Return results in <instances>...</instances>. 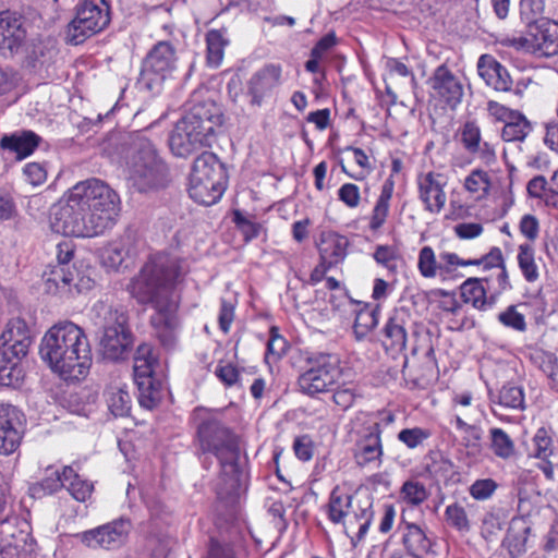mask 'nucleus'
Listing matches in <instances>:
<instances>
[{
	"mask_svg": "<svg viewBox=\"0 0 558 558\" xmlns=\"http://www.w3.org/2000/svg\"><path fill=\"white\" fill-rule=\"evenodd\" d=\"M183 274L178 258L156 255L131 282L132 296L140 304L154 308L150 326L166 350H172L178 344L181 322L178 316L180 295L177 294L175 287Z\"/></svg>",
	"mask_w": 558,
	"mask_h": 558,
	"instance_id": "1",
	"label": "nucleus"
},
{
	"mask_svg": "<svg viewBox=\"0 0 558 558\" xmlns=\"http://www.w3.org/2000/svg\"><path fill=\"white\" fill-rule=\"evenodd\" d=\"M154 372L134 375V381L138 390L141 407L151 410L156 408L163 397V385L153 376Z\"/></svg>",
	"mask_w": 558,
	"mask_h": 558,
	"instance_id": "33",
	"label": "nucleus"
},
{
	"mask_svg": "<svg viewBox=\"0 0 558 558\" xmlns=\"http://www.w3.org/2000/svg\"><path fill=\"white\" fill-rule=\"evenodd\" d=\"M26 29L20 16L10 12L0 13V53L4 58L13 57L23 47Z\"/></svg>",
	"mask_w": 558,
	"mask_h": 558,
	"instance_id": "21",
	"label": "nucleus"
},
{
	"mask_svg": "<svg viewBox=\"0 0 558 558\" xmlns=\"http://www.w3.org/2000/svg\"><path fill=\"white\" fill-rule=\"evenodd\" d=\"M39 355L50 369L65 380L85 377L92 366V348L83 328L64 320L44 335Z\"/></svg>",
	"mask_w": 558,
	"mask_h": 558,
	"instance_id": "3",
	"label": "nucleus"
},
{
	"mask_svg": "<svg viewBox=\"0 0 558 558\" xmlns=\"http://www.w3.org/2000/svg\"><path fill=\"white\" fill-rule=\"evenodd\" d=\"M497 488L498 484L493 478H481L470 486L469 493L475 500H487Z\"/></svg>",
	"mask_w": 558,
	"mask_h": 558,
	"instance_id": "56",
	"label": "nucleus"
},
{
	"mask_svg": "<svg viewBox=\"0 0 558 558\" xmlns=\"http://www.w3.org/2000/svg\"><path fill=\"white\" fill-rule=\"evenodd\" d=\"M23 174L28 183L34 186L43 184L47 180V170L43 163L28 162L23 168Z\"/></svg>",
	"mask_w": 558,
	"mask_h": 558,
	"instance_id": "60",
	"label": "nucleus"
},
{
	"mask_svg": "<svg viewBox=\"0 0 558 558\" xmlns=\"http://www.w3.org/2000/svg\"><path fill=\"white\" fill-rule=\"evenodd\" d=\"M340 359L332 353H317L308 359V368L298 378L302 393L315 397L327 392L341 377Z\"/></svg>",
	"mask_w": 558,
	"mask_h": 558,
	"instance_id": "13",
	"label": "nucleus"
},
{
	"mask_svg": "<svg viewBox=\"0 0 558 558\" xmlns=\"http://www.w3.org/2000/svg\"><path fill=\"white\" fill-rule=\"evenodd\" d=\"M25 416L10 403H0V453L9 456L17 450L23 438Z\"/></svg>",
	"mask_w": 558,
	"mask_h": 558,
	"instance_id": "16",
	"label": "nucleus"
},
{
	"mask_svg": "<svg viewBox=\"0 0 558 558\" xmlns=\"http://www.w3.org/2000/svg\"><path fill=\"white\" fill-rule=\"evenodd\" d=\"M279 83V68L267 64L255 72L247 82L246 96L252 106H262L270 97Z\"/></svg>",
	"mask_w": 558,
	"mask_h": 558,
	"instance_id": "25",
	"label": "nucleus"
},
{
	"mask_svg": "<svg viewBox=\"0 0 558 558\" xmlns=\"http://www.w3.org/2000/svg\"><path fill=\"white\" fill-rule=\"evenodd\" d=\"M45 291L50 294H68L72 288L81 289L82 278L74 267L49 265L43 274Z\"/></svg>",
	"mask_w": 558,
	"mask_h": 558,
	"instance_id": "26",
	"label": "nucleus"
},
{
	"mask_svg": "<svg viewBox=\"0 0 558 558\" xmlns=\"http://www.w3.org/2000/svg\"><path fill=\"white\" fill-rule=\"evenodd\" d=\"M456 428L461 433V446L469 458L477 459L483 450L484 430L480 425L466 423L461 414L454 416Z\"/></svg>",
	"mask_w": 558,
	"mask_h": 558,
	"instance_id": "34",
	"label": "nucleus"
},
{
	"mask_svg": "<svg viewBox=\"0 0 558 558\" xmlns=\"http://www.w3.org/2000/svg\"><path fill=\"white\" fill-rule=\"evenodd\" d=\"M372 501L369 498L357 500L353 504V496L336 486L327 504V517L333 524H341L344 533L350 535L354 524H357L356 539L351 538L352 544L356 545L368 532L373 521Z\"/></svg>",
	"mask_w": 558,
	"mask_h": 558,
	"instance_id": "11",
	"label": "nucleus"
},
{
	"mask_svg": "<svg viewBox=\"0 0 558 558\" xmlns=\"http://www.w3.org/2000/svg\"><path fill=\"white\" fill-rule=\"evenodd\" d=\"M447 178L439 172L429 171L417 177V186L420 199L425 205V209L432 214H439L447 201L445 187Z\"/></svg>",
	"mask_w": 558,
	"mask_h": 558,
	"instance_id": "19",
	"label": "nucleus"
},
{
	"mask_svg": "<svg viewBox=\"0 0 558 558\" xmlns=\"http://www.w3.org/2000/svg\"><path fill=\"white\" fill-rule=\"evenodd\" d=\"M181 47L174 41L155 43L141 65L137 85L153 94H159L163 83L173 77L178 70Z\"/></svg>",
	"mask_w": 558,
	"mask_h": 558,
	"instance_id": "10",
	"label": "nucleus"
},
{
	"mask_svg": "<svg viewBox=\"0 0 558 558\" xmlns=\"http://www.w3.org/2000/svg\"><path fill=\"white\" fill-rule=\"evenodd\" d=\"M477 71L486 84L499 92L511 89L512 80L507 69L492 56L483 54L477 61Z\"/></svg>",
	"mask_w": 558,
	"mask_h": 558,
	"instance_id": "29",
	"label": "nucleus"
},
{
	"mask_svg": "<svg viewBox=\"0 0 558 558\" xmlns=\"http://www.w3.org/2000/svg\"><path fill=\"white\" fill-rule=\"evenodd\" d=\"M233 222L235 223L236 229L243 235L245 242H248L258 236L260 226L244 216L240 210H235L233 213Z\"/></svg>",
	"mask_w": 558,
	"mask_h": 558,
	"instance_id": "55",
	"label": "nucleus"
},
{
	"mask_svg": "<svg viewBox=\"0 0 558 558\" xmlns=\"http://www.w3.org/2000/svg\"><path fill=\"white\" fill-rule=\"evenodd\" d=\"M227 183L223 163L210 151H204L193 162L189 194L196 203L210 206L217 203Z\"/></svg>",
	"mask_w": 558,
	"mask_h": 558,
	"instance_id": "9",
	"label": "nucleus"
},
{
	"mask_svg": "<svg viewBox=\"0 0 558 558\" xmlns=\"http://www.w3.org/2000/svg\"><path fill=\"white\" fill-rule=\"evenodd\" d=\"M108 409L114 416H126L131 410V396L125 386L110 385L106 392Z\"/></svg>",
	"mask_w": 558,
	"mask_h": 558,
	"instance_id": "41",
	"label": "nucleus"
},
{
	"mask_svg": "<svg viewBox=\"0 0 558 558\" xmlns=\"http://www.w3.org/2000/svg\"><path fill=\"white\" fill-rule=\"evenodd\" d=\"M40 142L39 135L27 130L4 135L0 140V147L14 153L19 159H24L34 153Z\"/></svg>",
	"mask_w": 558,
	"mask_h": 558,
	"instance_id": "32",
	"label": "nucleus"
},
{
	"mask_svg": "<svg viewBox=\"0 0 558 558\" xmlns=\"http://www.w3.org/2000/svg\"><path fill=\"white\" fill-rule=\"evenodd\" d=\"M126 145L128 181L140 193L167 186L169 169L153 142L142 131L129 135Z\"/></svg>",
	"mask_w": 558,
	"mask_h": 558,
	"instance_id": "6",
	"label": "nucleus"
},
{
	"mask_svg": "<svg viewBox=\"0 0 558 558\" xmlns=\"http://www.w3.org/2000/svg\"><path fill=\"white\" fill-rule=\"evenodd\" d=\"M445 520L449 526L459 532H469L471 529L466 510L460 502H453L446 507Z\"/></svg>",
	"mask_w": 558,
	"mask_h": 558,
	"instance_id": "47",
	"label": "nucleus"
},
{
	"mask_svg": "<svg viewBox=\"0 0 558 558\" xmlns=\"http://www.w3.org/2000/svg\"><path fill=\"white\" fill-rule=\"evenodd\" d=\"M410 315L403 308L395 310L383 329V345L392 356L401 354L408 342L407 325Z\"/></svg>",
	"mask_w": 558,
	"mask_h": 558,
	"instance_id": "22",
	"label": "nucleus"
},
{
	"mask_svg": "<svg viewBox=\"0 0 558 558\" xmlns=\"http://www.w3.org/2000/svg\"><path fill=\"white\" fill-rule=\"evenodd\" d=\"M498 322L507 328L519 332L526 330V322L523 314L517 311V306L510 305L504 312L498 314Z\"/></svg>",
	"mask_w": 558,
	"mask_h": 558,
	"instance_id": "53",
	"label": "nucleus"
},
{
	"mask_svg": "<svg viewBox=\"0 0 558 558\" xmlns=\"http://www.w3.org/2000/svg\"><path fill=\"white\" fill-rule=\"evenodd\" d=\"M484 282H488V280L469 278L460 286L463 302L472 304L474 308L480 311H486L496 303V295H492L490 293L487 295Z\"/></svg>",
	"mask_w": 558,
	"mask_h": 558,
	"instance_id": "31",
	"label": "nucleus"
},
{
	"mask_svg": "<svg viewBox=\"0 0 558 558\" xmlns=\"http://www.w3.org/2000/svg\"><path fill=\"white\" fill-rule=\"evenodd\" d=\"M530 527L526 526L522 518H513L510 522L502 546L509 551L512 558H517L525 553L526 541Z\"/></svg>",
	"mask_w": 558,
	"mask_h": 558,
	"instance_id": "38",
	"label": "nucleus"
},
{
	"mask_svg": "<svg viewBox=\"0 0 558 558\" xmlns=\"http://www.w3.org/2000/svg\"><path fill=\"white\" fill-rule=\"evenodd\" d=\"M545 3L544 0H521L520 11L521 15L525 17L530 23H534L537 16L544 12Z\"/></svg>",
	"mask_w": 558,
	"mask_h": 558,
	"instance_id": "63",
	"label": "nucleus"
},
{
	"mask_svg": "<svg viewBox=\"0 0 558 558\" xmlns=\"http://www.w3.org/2000/svg\"><path fill=\"white\" fill-rule=\"evenodd\" d=\"M348 307L355 314L353 333L356 340H363L378 325L379 308L356 301L354 305H347Z\"/></svg>",
	"mask_w": 558,
	"mask_h": 558,
	"instance_id": "36",
	"label": "nucleus"
},
{
	"mask_svg": "<svg viewBox=\"0 0 558 558\" xmlns=\"http://www.w3.org/2000/svg\"><path fill=\"white\" fill-rule=\"evenodd\" d=\"M20 82L19 73L10 66L0 65V97L13 92Z\"/></svg>",
	"mask_w": 558,
	"mask_h": 558,
	"instance_id": "57",
	"label": "nucleus"
},
{
	"mask_svg": "<svg viewBox=\"0 0 558 558\" xmlns=\"http://www.w3.org/2000/svg\"><path fill=\"white\" fill-rule=\"evenodd\" d=\"M517 259L524 279L527 282H535L539 278V272L535 263L534 247L529 243L520 244Z\"/></svg>",
	"mask_w": 558,
	"mask_h": 558,
	"instance_id": "45",
	"label": "nucleus"
},
{
	"mask_svg": "<svg viewBox=\"0 0 558 558\" xmlns=\"http://www.w3.org/2000/svg\"><path fill=\"white\" fill-rule=\"evenodd\" d=\"M489 448L501 460H510L515 454V445L512 438L499 427L489 429Z\"/></svg>",
	"mask_w": 558,
	"mask_h": 558,
	"instance_id": "42",
	"label": "nucleus"
},
{
	"mask_svg": "<svg viewBox=\"0 0 558 558\" xmlns=\"http://www.w3.org/2000/svg\"><path fill=\"white\" fill-rule=\"evenodd\" d=\"M349 240L333 231H324L320 234L318 252L325 269L342 263L347 256Z\"/></svg>",
	"mask_w": 558,
	"mask_h": 558,
	"instance_id": "28",
	"label": "nucleus"
},
{
	"mask_svg": "<svg viewBox=\"0 0 558 558\" xmlns=\"http://www.w3.org/2000/svg\"><path fill=\"white\" fill-rule=\"evenodd\" d=\"M464 190L476 201L486 198L490 192L492 179L487 171L476 168L473 169L464 179Z\"/></svg>",
	"mask_w": 558,
	"mask_h": 558,
	"instance_id": "40",
	"label": "nucleus"
},
{
	"mask_svg": "<svg viewBox=\"0 0 558 558\" xmlns=\"http://www.w3.org/2000/svg\"><path fill=\"white\" fill-rule=\"evenodd\" d=\"M118 193L99 179L76 183L66 198L53 208L51 228L54 232L76 238H94L112 229L120 216Z\"/></svg>",
	"mask_w": 558,
	"mask_h": 558,
	"instance_id": "2",
	"label": "nucleus"
},
{
	"mask_svg": "<svg viewBox=\"0 0 558 558\" xmlns=\"http://www.w3.org/2000/svg\"><path fill=\"white\" fill-rule=\"evenodd\" d=\"M532 131L531 123L520 112H515L502 128L501 137L506 142H522Z\"/></svg>",
	"mask_w": 558,
	"mask_h": 558,
	"instance_id": "43",
	"label": "nucleus"
},
{
	"mask_svg": "<svg viewBox=\"0 0 558 558\" xmlns=\"http://www.w3.org/2000/svg\"><path fill=\"white\" fill-rule=\"evenodd\" d=\"M531 52L538 57L558 54V23L542 19L530 23Z\"/></svg>",
	"mask_w": 558,
	"mask_h": 558,
	"instance_id": "20",
	"label": "nucleus"
},
{
	"mask_svg": "<svg viewBox=\"0 0 558 558\" xmlns=\"http://www.w3.org/2000/svg\"><path fill=\"white\" fill-rule=\"evenodd\" d=\"M530 359L553 381L558 379V361L555 354L535 349L530 353Z\"/></svg>",
	"mask_w": 558,
	"mask_h": 558,
	"instance_id": "48",
	"label": "nucleus"
},
{
	"mask_svg": "<svg viewBox=\"0 0 558 558\" xmlns=\"http://www.w3.org/2000/svg\"><path fill=\"white\" fill-rule=\"evenodd\" d=\"M432 95L439 98L451 109H454L462 100L463 86L460 80L447 68L441 64L437 66L428 80Z\"/></svg>",
	"mask_w": 558,
	"mask_h": 558,
	"instance_id": "18",
	"label": "nucleus"
},
{
	"mask_svg": "<svg viewBox=\"0 0 558 558\" xmlns=\"http://www.w3.org/2000/svg\"><path fill=\"white\" fill-rule=\"evenodd\" d=\"M90 319L102 331L100 350L104 357L110 361L124 360L134 342L128 314L107 302L97 301L90 310Z\"/></svg>",
	"mask_w": 558,
	"mask_h": 558,
	"instance_id": "7",
	"label": "nucleus"
},
{
	"mask_svg": "<svg viewBox=\"0 0 558 558\" xmlns=\"http://www.w3.org/2000/svg\"><path fill=\"white\" fill-rule=\"evenodd\" d=\"M555 450L551 429L539 427L531 439L529 457L541 461L538 469L548 481H554L555 478V462L551 460V458L556 457Z\"/></svg>",
	"mask_w": 558,
	"mask_h": 558,
	"instance_id": "24",
	"label": "nucleus"
},
{
	"mask_svg": "<svg viewBox=\"0 0 558 558\" xmlns=\"http://www.w3.org/2000/svg\"><path fill=\"white\" fill-rule=\"evenodd\" d=\"M379 418L375 420L374 415L367 412H357L354 415V418L351 421V424L357 427V425L369 427L371 425H375L378 427V436L381 437L383 429L390 424H392L396 420L395 414L391 412H383L378 414Z\"/></svg>",
	"mask_w": 558,
	"mask_h": 558,
	"instance_id": "51",
	"label": "nucleus"
},
{
	"mask_svg": "<svg viewBox=\"0 0 558 558\" xmlns=\"http://www.w3.org/2000/svg\"><path fill=\"white\" fill-rule=\"evenodd\" d=\"M64 485L63 471L59 472V470L49 466L46 469V476L40 482L32 485L31 492L35 497H43L58 492Z\"/></svg>",
	"mask_w": 558,
	"mask_h": 558,
	"instance_id": "44",
	"label": "nucleus"
},
{
	"mask_svg": "<svg viewBox=\"0 0 558 558\" xmlns=\"http://www.w3.org/2000/svg\"><path fill=\"white\" fill-rule=\"evenodd\" d=\"M428 497L424 484L417 481H407L400 489V498L403 502L411 506H418Z\"/></svg>",
	"mask_w": 558,
	"mask_h": 558,
	"instance_id": "49",
	"label": "nucleus"
},
{
	"mask_svg": "<svg viewBox=\"0 0 558 558\" xmlns=\"http://www.w3.org/2000/svg\"><path fill=\"white\" fill-rule=\"evenodd\" d=\"M134 360V375L154 372V366L157 363L153 348L147 343H142L137 347Z\"/></svg>",
	"mask_w": 558,
	"mask_h": 558,
	"instance_id": "52",
	"label": "nucleus"
},
{
	"mask_svg": "<svg viewBox=\"0 0 558 558\" xmlns=\"http://www.w3.org/2000/svg\"><path fill=\"white\" fill-rule=\"evenodd\" d=\"M33 335L27 323L20 317L11 318L0 336V385L19 386L24 374L21 360L28 353Z\"/></svg>",
	"mask_w": 558,
	"mask_h": 558,
	"instance_id": "8",
	"label": "nucleus"
},
{
	"mask_svg": "<svg viewBox=\"0 0 558 558\" xmlns=\"http://www.w3.org/2000/svg\"><path fill=\"white\" fill-rule=\"evenodd\" d=\"M457 260L458 254L453 252L444 251L436 255L432 246L425 245L418 252L417 269L423 278L446 280L454 272Z\"/></svg>",
	"mask_w": 558,
	"mask_h": 558,
	"instance_id": "17",
	"label": "nucleus"
},
{
	"mask_svg": "<svg viewBox=\"0 0 558 558\" xmlns=\"http://www.w3.org/2000/svg\"><path fill=\"white\" fill-rule=\"evenodd\" d=\"M205 558H236V554L231 544L210 538Z\"/></svg>",
	"mask_w": 558,
	"mask_h": 558,
	"instance_id": "61",
	"label": "nucleus"
},
{
	"mask_svg": "<svg viewBox=\"0 0 558 558\" xmlns=\"http://www.w3.org/2000/svg\"><path fill=\"white\" fill-rule=\"evenodd\" d=\"M498 403L504 408L523 411L525 409L523 388L511 384L502 386L498 393Z\"/></svg>",
	"mask_w": 558,
	"mask_h": 558,
	"instance_id": "46",
	"label": "nucleus"
},
{
	"mask_svg": "<svg viewBox=\"0 0 558 558\" xmlns=\"http://www.w3.org/2000/svg\"><path fill=\"white\" fill-rule=\"evenodd\" d=\"M463 148L486 166L497 161L495 147L482 138L481 129L475 121H466L459 132Z\"/></svg>",
	"mask_w": 558,
	"mask_h": 558,
	"instance_id": "23",
	"label": "nucleus"
},
{
	"mask_svg": "<svg viewBox=\"0 0 558 558\" xmlns=\"http://www.w3.org/2000/svg\"><path fill=\"white\" fill-rule=\"evenodd\" d=\"M110 23V7L106 0H82L75 7V16L68 24L66 41L83 44L102 32Z\"/></svg>",
	"mask_w": 558,
	"mask_h": 558,
	"instance_id": "12",
	"label": "nucleus"
},
{
	"mask_svg": "<svg viewBox=\"0 0 558 558\" xmlns=\"http://www.w3.org/2000/svg\"><path fill=\"white\" fill-rule=\"evenodd\" d=\"M350 434L354 440L353 457L356 463L365 466L369 463L380 464L384 454L381 437L378 436V427H369L351 424Z\"/></svg>",
	"mask_w": 558,
	"mask_h": 558,
	"instance_id": "15",
	"label": "nucleus"
},
{
	"mask_svg": "<svg viewBox=\"0 0 558 558\" xmlns=\"http://www.w3.org/2000/svg\"><path fill=\"white\" fill-rule=\"evenodd\" d=\"M197 437L204 454H214L220 465V476L216 484L217 497L233 499L239 495L243 470L238 437L218 418H205L197 427Z\"/></svg>",
	"mask_w": 558,
	"mask_h": 558,
	"instance_id": "4",
	"label": "nucleus"
},
{
	"mask_svg": "<svg viewBox=\"0 0 558 558\" xmlns=\"http://www.w3.org/2000/svg\"><path fill=\"white\" fill-rule=\"evenodd\" d=\"M63 481H65L64 487L75 500L85 502L92 496L94 485L89 481L83 480L73 466L63 468Z\"/></svg>",
	"mask_w": 558,
	"mask_h": 558,
	"instance_id": "39",
	"label": "nucleus"
},
{
	"mask_svg": "<svg viewBox=\"0 0 558 558\" xmlns=\"http://www.w3.org/2000/svg\"><path fill=\"white\" fill-rule=\"evenodd\" d=\"M430 437V432L422 427L404 428L399 432L398 440L409 449H415Z\"/></svg>",
	"mask_w": 558,
	"mask_h": 558,
	"instance_id": "54",
	"label": "nucleus"
},
{
	"mask_svg": "<svg viewBox=\"0 0 558 558\" xmlns=\"http://www.w3.org/2000/svg\"><path fill=\"white\" fill-rule=\"evenodd\" d=\"M130 530L131 522L129 520L118 519L95 529L76 533L74 537L93 549H116L125 543Z\"/></svg>",
	"mask_w": 558,
	"mask_h": 558,
	"instance_id": "14",
	"label": "nucleus"
},
{
	"mask_svg": "<svg viewBox=\"0 0 558 558\" xmlns=\"http://www.w3.org/2000/svg\"><path fill=\"white\" fill-rule=\"evenodd\" d=\"M325 286L330 290L329 303L335 310L340 311L343 308L347 311V305L355 304V301L340 287V282L333 277H328Z\"/></svg>",
	"mask_w": 558,
	"mask_h": 558,
	"instance_id": "50",
	"label": "nucleus"
},
{
	"mask_svg": "<svg viewBox=\"0 0 558 558\" xmlns=\"http://www.w3.org/2000/svg\"><path fill=\"white\" fill-rule=\"evenodd\" d=\"M230 39L228 29H209L206 34V62L209 68L217 69L223 60L225 50L229 46Z\"/></svg>",
	"mask_w": 558,
	"mask_h": 558,
	"instance_id": "37",
	"label": "nucleus"
},
{
	"mask_svg": "<svg viewBox=\"0 0 558 558\" xmlns=\"http://www.w3.org/2000/svg\"><path fill=\"white\" fill-rule=\"evenodd\" d=\"M356 398V392L352 387L342 386L338 387L332 396L333 402L341 409H350Z\"/></svg>",
	"mask_w": 558,
	"mask_h": 558,
	"instance_id": "64",
	"label": "nucleus"
},
{
	"mask_svg": "<svg viewBox=\"0 0 558 558\" xmlns=\"http://www.w3.org/2000/svg\"><path fill=\"white\" fill-rule=\"evenodd\" d=\"M57 53L52 41L38 40L27 47L24 64L34 72H40L54 62Z\"/></svg>",
	"mask_w": 558,
	"mask_h": 558,
	"instance_id": "35",
	"label": "nucleus"
},
{
	"mask_svg": "<svg viewBox=\"0 0 558 558\" xmlns=\"http://www.w3.org/2000/svg\"><path fill=\"white\" fill-rule=\"evenodd\" d=\"M374 259L390 271H395L397 269V253L396 250L391 246H377V248L374 252Z\"/></svg>",
	"mask_w": 558,
	"mask_h": 558,
	"instance_id": "62",
	"label": "nucleus"
},
{
	"mask_svg": "<svg viewBox=\"0 0 558 558\" xmlns=\"http://www.w3.org/2000/svg\"><path fill=\"white\" fill-rule=\"evenodd\" d=\"M135 255V234L132 231H125L120 238L108 244L102 258L106 266L118 269L128 258Z\"/></svg>",
	"mask_w": 558,
	"mask_h": 558,
	"instance_id": "30",
	"label": "nucleus"
},
{
	"mask_svg": "<svg viewBox=\"0 0 558 558\" xmlns=\"http://www.w3.org/2000/svg\"><path fill=\"white\" fill-rule=\"evenodd\" d=\"M399 529L402 534V544L410 556L424 558L430 551L433 543L426 529L421 524L408 521L404 512Z\"/></svg>",
	"mask_w": 558,
	"mask_h": 558,
	"instance_id": "27",
	"label": "nucleus"
},
{
	"mask_svg": "<svg viewBox=\"0 0 558 558\" xmlns=\"http://www.w3.org/2000/svg\"><path fill=\"white\" fill-rule=\"evenodd\" d=\"M222 122V110L214 100L193 104L169 134L170 150L174 156L185 158L199 148L211 146Z\"/></svg>",
	"mask_w": 558,
	"mask_h": 558,
	"instance_id": "5",
	"label": "nucleus"
},
{
	"mask_svg": "<svg viewBox=\"0 0 558 558\" xmlns=\"http://www.w3.org/2000/svg\"><path fill=\"white\" fill-rule=\"evenodd\" d=\"M338 198L349 208H356L361 202L360 189L356 184L344 183L338 190Z\"/></svg>",
	"mask_w": 558,
	"mask_h": 558,
	"instance_id": "59",
	"label": "nucleus"
},
{
	"mask_svg": "<svg viewBox=\"0 0 558 558\" xmlns=\"http://www.w3.org/2000/svg\"><path fill=\"white\" fill-rule=\"evenodd\" d=\"M293 451L301 461H310L314 456V442L308 435H301L294 438Z\"/></svg>",
	"mask_w": 558,
	"mask_h": 558,
	"instance_id": "58",
	"label": "nucleus"
}]
</instances>
